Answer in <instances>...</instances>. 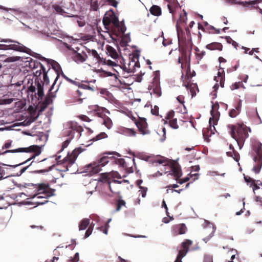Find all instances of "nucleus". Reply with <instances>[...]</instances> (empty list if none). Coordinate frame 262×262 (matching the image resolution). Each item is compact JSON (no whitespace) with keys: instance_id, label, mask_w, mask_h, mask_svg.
Listing matches in <instances>:
<instances>
[{"instance_id":"nucleus-1","label":"nucleus","mask_w":262,"mask_h":262,"mask_svg":"<svg viewBox=\"0 0 262 262\" xmlns=\"http://www.w3.org/2000/svg\"><path fill=\"white\" fill-rule=\"evenodd\" d=\"M67 126L68 128H65L64 134L68 138L63 142L60 151L68 146L71 141L75 136L77 138H79L81 135V132L83 130L82 127L78 126L76 122H69Z\"/></svg>"},{"instance_id":"nucleus-2","label":"nucleus","mask_w":262,"mask_h":262,"mask_svg":"<svg viewBox=\"0 0 262 262\" xmlns=\"http://www.w3.org/2000/svg\"><path fill=\"white\" fill-rule=\"evenodd\" d=\"M102 21L105 28L107 30L109 29L110 25L112 24L120 33L124 34L126 31V28L124 23L120 22L113 11L106 12L104 15Z\"/></svg>"},{"instance_id":"nucleus-3","label":"nucleus","mask_w":262,"mask_h":262,"mask_svg":"<svg viewBox=\"0 0 262 262\" xmlns=\"http://www.w3.org/2000/svg\"><path fill=\"white\" fill-rule=\"evenodd\" d=\"M230 134L232 137L236 141L238 146L243 145L245 140L248 137L249 134L247 127L243 124H238L236 128L234 126H230Z\"/></svg>"},{"instance_id":"nucleus-4","label":"nucleus","mask_w":262,"mask_h":262,"mask_svg":"<svg viewBox=\"0 0 262 262\" xmlns=\"http://www.w3.org/2000/svg\"><path fill=\"white\" fill-rule=\"evenodd\" d=\"M0 42L6 44H0V49L5 50H12L16 51L28 53L31 50L20 42L11 39H1Z\"/></svg>"},{"instance_id":"nucleus-5","label":"nucleus","mask_w":262,"mask_h":262,"mask_svg":"<svg viewBox=\"0 0 262 262\" xmlns=\"http://www.w3.org/2000/svg\"><path fill=\"white\" fill-rule=\"evenodd\" d=\"M37 58L41 60L42 61H45L47 63V64H50L53 68V69L55 71L57 74L56 77L55 78L53 84L52 85V86L50 88L49 91L51 92L54 88V85L56 83L59 77V71H61V68L58 62L52 59H47L41 55L38 54Z\"/></svg>"},{"instance_id":"nucleus-6","label":"nucleus","mask_w":262,"mask_h":262,"mask_svg":"<svg viewBox=\"0 0 262 262\" xmlns=\"http://www.w3.org/2000/svg\"><path fill=\"white\" fill-rule=\"evenodd\" d=\"M256 156L254 157V161L255 163V165L252 168L255 173H258L262 167V144L259 143L258 144V147L256 150Z\"/></svg>"},{"instance_id":"nucleus-7","label":"nucleus","mask_w":262,"mask_h":262,"mask_svg":"<svg viewBox=\"0 0 262 262\" xmlns=\"http://www.w3.org/2000/svg\"><path fill=\"white\" fill-rule=\"evenodd\" d=\"M170 167L171 171L169 174L173 176L176 178V180L178 183L182 184L189 181V177H186L183 180H179L182 175V170L179 165H176L174 163H171Z\"/></svg>"},{"instance_id":"nucleus-8","label":"nucleus","mask_w":262,"mask_h":262,"mask_svg":"<svg viewBox=\"0 0 262 262\" xmlns=\"http://www.w3.org/2000/svg\"><path fill=\"white\" fill-rule=\"evenodd\" d=\"M108 162V157L107 156H103L98 161V162H94L93 164H90L88 165V168H91V171L93 173H97L101 170L100 166H104Z\"/></svg>"},{"instance_id":"nucleus-9","label":"nucleus","mask_w":262,"mask_h":262,"mask_svg":"<svg viewBox=\"0 0 262 262\" xmlns=\"http://www.w3.org/2000/svg\"><path fill=\"white\" fill-rule=\"evenodd\" d=\"M83 151V149L81 147L75 148L72 152L66 157L64 160L68 162L67 166V170H69L68 167H71L75 162L78 155Z\"/></svg>"},{"instance_id":"nucleus-10","label":"nucleus","mask_w":262,"mask_h":262,"mask_svg":"<svg viewBox=\"0 0 262 262\" xmlns=\"http://www.w3.org/2000/svg\"><path fill=\"white\" fill-rule=\"evenodd\" d=\"M49 187V185L48 184H38L37 186V190L38 191H42V192H41L40 193L46 194V196H47V198L52 196H54L55 193H54V192L55 191V190L54 189H50V190H48L47 188Z\"/></svg>"},{"instance_id":"nucleus-11","label":"nucleus","mask_w":262,"mask_h":262,"mask_svg":"<svg viewBox=\"0 0 262 262\" xmlns=\"http://www.w3.org/2000/svg\"><path fill=\"white\" fill-rule=\"evenodd\" d=\"M210 114L211 117L209 118V123L210 124V127L212 125L213 129H215L214 125L216 124L217 122L219 119V113L217 112H214L213 111V108L212 107V110L210 111Z\"/></svg>"},{"instance_id":"nucleus-12","label":"nucleus","mask_w":262,"mask_h":262,"mask_svg":"<svg viewBox=\"0 0 262 262\" xmlns=\"http://www.w3.org/2000/svg\"><path fill=\"white\" fill-rule=\"evenodd\" d=\"M28 152H35V153L33 154L31 157L30 159L32 160L35 158L36 156H39L41 152V147L38 145H32L29 146L28 148Z\"/></svg>"},{"instance_id":"nucleus-13","label":"nucleus","mask_w":262,"mask_h":262,"mask_svg":"<svg viewBox=\"0 0 262 262\" xmlns=\"http://www.w3.org/2000/svg\"><path fill=\"white\" fill-rule=\"evenodd\" d=\"M35 84L37 86L38 99L41 100L44 96L43 85L41 84L38 80L37 81L36 79L35 80Z\"/></svg>"},{"instance_id":"nucleus-14","label":"nucleus","mask_w":262,"mask_h":262,"mask_svg":"<svg viewBox=\"0 0 262 262\" xmlns=\"http://www.w3.org/2000/svg\"><path fill=\"white\" fill-rule=\"evenodd\" d=\"M149 89L152 90V93L157 97H159L162 95V92L159 81L155 82V83L153 84V86H151V88Z\"/></svg>"},{"instance_id":"nucleus-15","label":"nucleus","mask_w":262,"mask_h":262,"mask_svg":"<svg viewBox=\"0 0 262 262\" xmlns=\"http://www.w3.org/2000/svg\"><path fill=\"white\" fill-rule=\"evenodd\" d=\"M98 181L99 182H102L104 184H106L109 187L110 191L113 192V191L112 189L111 182L108 180L105 173H102L98 179Z\"/></svg>"},{"instance_id":"nucleus-16","label":"nucleus","mask_w":262,"mask_h":262,"mask_svg":"<svg viewBox=\"0 0 262 262\" xmlns=\"http://www.w3.org/2000/svg\"><path fill=\"white\" fill-rule=\"evenodd\" d=\"M104 2L100 0H91V8L93 11H97L99 9V6H103Z\"/></svg>"},{"instance_id":"nucleus-17","label":"nucleus","mask_w":262,"mask_h":262,"mask_svg":"<svg viewBox=\"0 0 262 262\" xmlns=\"http://www.w3.org/2000/svg\"><path fill=\"white\" fill-rule=\"evenodd\" d=\"M90 221L89 219L85 218L82 219L79 224V230H85L88 225L90 224Z\"/></svg>"},{"instance_id":"nucleus-18","label":"nucleus","mask_w":262,"mask_h":262,"mask_svg":"<svg viewBox=\"0 0 262 262\" xmlns=\"http://www.w3.org/2000/svg\"><path fill=\"white\" fill-rule=\"evenodd\" d=\"M184 14L183 15H182V14L180 15V18L178 20L177 24V25H176L177 31V33H178V36L179 35V31H180V29H179V26H178V24H179V23H185L186 22L187 19V15H186V12L184 10Z\"/></svg>"},{"instance_id":"nucleus-19","label":"nucleus","mask_w":262,"mask_h":262,"mask_svg":"<svg viewBox=\"0 0 262 262\" xmlns=\"http://www.w3.org/2000/svg\"><path fill=\"white\" fill-rule=\"evenodd\" d=\"M149 11L150 13L155 16H159L161 14V9L157 5H153Z\"/></svg>"},{"instance_id":"nucleus-20","label":"nucleus","mask_w":262,"mask_h":262,"mask_svg":"<svg viewBox=\"0 0 262 262\" xmlns=\"http://www.w3.org/2000/svg\"><path fill=\"white\" fill-rule=\"evenodd\" d=\"M206 48L209 50H222L223 46L221 43L214 42L207 45Z\"/></svg>"},{"instance_id":"nucleus-21","label":"nucleus","mask_w":262,"mask_h":262,"mask_svg":"<svg viewBox=\"0 0 262 262\" xmlns=\"http://www.w3.org/2000/svg\"><path fill=\"white\" fill-rule=\"evenodd\" d=\"M74 60L77 63H82L85 61V58L81 54L75 52L73 56Z\"/></svg>"},{"instance_id":"nucleus-22","label":"nucleus","mask_w":262,"mask_h":262,"mask_svg":"<svg viewBox=\"0 0 262 262\" xmlns=\"http://www.w3.org/2000/svg\"><path fill=\"white\" fill-rule=\"evenodd\" d=\"M257 4V1H243L240 2L239 4L244 7L252 8Z\"/></svg>"},{"instance_id":"nucleus-23","label":"nucleus","mask_w":262,"mask_h":262,"mask_svg":"<svg viewBox=\"0 0 262 262\" xmlns=\"http://www.w3.org/2000/svg\"><path fill=\"white\" fill-rule=\"evenodd\" d=\"M28 148H18L12 150H7L4 152H2V155H5L7 153H16V152H27L28 151Z\"/></svg>"},{"instance_id":"nucleus-24","label":"nucleus","mask_w":262,"mask_h":262,"mask_svg":"<svg viewBox=\"0 0 262 262\" xmlns=\"http://www.w3.org/2000/svg\"><path fill=\"white\" fill-rule=\"evenodd\" d=\"M37 64H39L40 65L41 69L42 70L43 72V79L45 81V82L46 83V84H48L49 83V78L48 76L47 73L48 71H46L45 67L43 66V65L40 63H37Z\"/></svg>"},{"instance_id":"nucleus-25","label":"nucleus","mask_w":262,"mask_h":262,"mask_svg":"<svg viewBox=\"0 0 262 262\" xmlns=\"http://www.w3.org/2000/svg\"><path fill=\"white\" fill-rule=\"evenodd\" d=\"M187 253V250H186V251H184V250H180L177 256V259L175 260V262H182V258L186 255Z\"/></svg>"},{"instance_id":"nucleus-26","label":"nucleus","mask_w":262,"mask_h":262,"mask_svg":"<svg viewBox=\"0 0 262 262\" xmlns=\"http://www.w3.org/2000/svg\"><path fill=\"white\" fill-rule=\"evenodd\" d=\"M192 244V241L190 239H186L185 241H184L181 245L183 247V250L184 251H186L187 250V252L189 251V246H190Z\"/></svg>"},{"instance_id":"nucleus-27","label":"nucleus","mask_w":262,"mask_h":262,"mask_svg":"<svg viewBox=\"0 0 262 262\" xmlns=\"http://www.w3.org/2000/svg\"><path fill=\"white\" fill-rule=\"evenodd\" d=\"M241 110L237 108L236 106L235 108L231 110L229 112V116L231 118H234L236 117L241 112Z\"/></svg>"},{"instance_id":"nucleus-28","label":"nucleus","mask_w":262,"mask_h":262,"mask_svg":"<svg viewBox=\"0 0 262 262\" xmlns=\"http://www.w3.org/2000/svg\"><path fill=\"white\" fill-rule=\"evenodd\" d=\"M103 124L107 127V129H110L112 127L113 122L111 118L106 117L104 118Z\"/></svg>"},{"instance_id":"nucleus-29","label":"nucleus","mask_w":262,"mask_h":262,"mask_svg":"<svg viewBox=\"0 0 262 262\" xmlns=\"http://www.w3.org/2000/svg\"><path fill=\"white\" fill-rule=\"evenodd\" d=\"M212 231L211 233L208 236L203 239V241L205 243H207L214 236V234L216 231V227L214 225H212Z\"/></svg>"},{"instance_id":"nucleus-30","label":"nucleus","mask_w":262,"mask_h":262,"mask_svg":"<svg viewBox=\"0 0 262 262\" xmlns=\"http://www.w3.org/2000/svg\"><path fill=\"white\" fill-rule=\"evenodd\" d=\"M72 17H74L77 18L76 21L78 24V25L79 27H82L85 25V20L83 19V17H81V16L78 17L77 16H74V15L72 16Z\"/></svg>"},{"instance_id":"nucleus-31","label":"nucleus","mask_w":262,"mask_h":262,"mask_svg":"<svg viewBox=\"0 0 262 262\" xmlns=\"http://www.w3.org/2000/svg\"><path fill=\"white\" fill-rule=\"evenodd\" d=\"M36 117H31L29 119H26L24 122H22L23 123V125L25 126H29L30 125L32 122H34L36 119Z\"/></svg>"},{"instance_id":"nucleus-32","label":"nucleus","mask_w":262,"mask_h":262,"mask_svg":"<svg viewBox=\"0 0 262 262\" xmlns=\"http://www.w3.org/2000/svg\"><path fill=\"white\" fill-rule=\"evenodd\" d=\"M23 83V81H18L14 83H11L9 85L10 89H12L13 87L16 88V90L19 91L20 90L21 85Z\"/></svg>"},{"instance_id":"nucleus-33","label":"nucleus","mask_w":262,"mask_h":262,"mask_svg":"<svg viewBox=\"0 0 262 262\" xmlns=\"http://www.w3.org/2000/svg\"><path fill=\"white\" fill-rule=\"evenodd\" d=\"M53 166H54V165L49 166L47 169L35 170L33 171V172L35 173H38V174L39 173H47V172L51 171L52 169Z\"/></svg>"},{"instance_id":"nucleus-34","label":"nucleus","mask_w":262,"mask_h":262,"mask_svg":"<svg viewBox=\"0 0 262 262\" xmlns=\"http://www.w3.org/2000/svg\"><path fill=\"white\" fill-rule=\"evenodd\" d=\"M125 205V202L124 200L122 199L119 200L117 203V208L115 209V211H119L120 210L121 207Z\"/></svg>"},{"instance_id":"nucleus-35","label":"nucleus","mask_w":262,"mask_h":262,"mask_svg":"<svg viewBox=\"0 0 262 262\" xmlns=\"http://www.w3.org/2000/svg\"><path fill=\"white\" fill-rule=\"evenodd\" d=\"M107 137V135L104 132H102L97 135L95 138H93L94 141H98L100 139H104Z\"/></svg>"},{"instance_id":"nucleus-36","label":"nucleus","mask_w":262,"mask_h":262,"mask_svg":"<svg viewBox=\"0 0 262 262\" xmlns=\"http://www.w3.org/2000/svg\"><path fill=\"white\" fill-rule=\"evenodd\" d=\"M124 133L125 135L128 136H135L136 133L134 130V129L131 128H125L124 130Z\"/></svg>"},{"instance_id":"nucleus-37","label":"nucleus","mask_w":262,"mask_h":262,"mask_svg":"<svg viewBox=\"0 0 262 262\" xmlns=\"http://www.w3.org/2000/svg\"><path fill=\"white\" fill-rule=\"evenodd\" d=\"M169 126L173 129H178L179 125L177 124V119H172L169 121Z\"/></svg>"},{"instance_id":"nucleus-38","label":"nucleus","mask_w":262,"mask_h":262,"mask_svg":"<svg viewBox=\"0 0 262 262\" xmlns=\"http://www.w3.org/2000/svg\"><path fill=\"white\" fill-rule=\"evenodd\" d=\"M187 228L184 224H180L179 226V233L180 234H185L186 232Z\"/></svg>"},{"instance_id":"nucleus-39","label":"nucleus","mask_w":262,"mask_h":262,"mask_svg":"<svg viewBox=\"0 0 262 262\" xmlns=\"http://www.w3.org/2000/svg\"><path fill=\"white\" fill-rule=\"evenodd\" d=\"M38 191V193H36L34 194H33V195H32L31 198H34L35 197H37V198H38V199H41V198H46H46H47V196H46V194L40 193L41 192H42V191Z\"/></svg>"},{"instance_id":"nucleus-40","label":"nucleus","mask_w":262,"mask_h":262,"mask_svg":"<svg viewBox=\"0 0 262 262\" xmlns=\"http://www.w3.org/2000/svg\"><path fill=\"white\" fill-rule=\"evenodd\" d=\"M167 160H166L165 158H163V159H159V160H154L152 163H158L159 164H162L163 163H165L164 166H166L168 164V163L167 162Z\"/></svg>"},{"instance_id":"nucleus-41","label":"nucleus","mask_w":262,"mask_h":262,"mask_svg":"<svg viewBox=\"0 0 262 262\" xmlns=\"http://www.w3.org/2000/svg\"><path fill=\"white\" fill-rule=\"evenodd\" d=\"M147 191V188L146 187H143V186H140V190L139 191V192H140L141 195H142V196L143 198H145L146 195V192Z\"/></svg>"},{"instance_id":"nucleus-42","label":"nucleus","mask_w":262,"mask_h":262,"mask_svg":"<svg viewBox=\"0 0 262 262\" xmlns=\"http://www.w3.org/2000/svg\"><path fill=\"white\" fill-rule=\"evenodd\" d=\"M88 52L90 54H91L93 56H94V58L96 59H98L100 58V56L98 54L97 52L95 50H90L88 49Z\"/></svg>"},{"instance_id":"nucleus-43","label":"nucleus","mask_w":262,"mask_h":262,"mask_svg":"<svg viewBox=\"0 0 262 262\" xmlns=\"http://www.w3.org/2000/svg\"><path fill=\"white\" fill-rule=\"evenodd\" d=\"M61 75L67 81L70 82V83L74 84L75 85L78 84V82L74 81L71 79L69 78L67 76H66L63 73H62Z\"/></svg>"},{"instance_id":"nucleus-44","label":"nucleus","mask_w":262,"mask_h":262,"mask_svg":"<svg viewBox=\"0 0 262 262\" xmlns=\"http://www.w3.org/2000/svg\"><path fill=\"white\" fill-rule=\"evenodd\" d=\"M33 162L34 161H33L28 166L24 167L23 168H21L19 171V173H17L16 176L18 177L20 176L23 173H24L26 171V170L29 168L30 166H31Z\"/></svg>"},{"instance_id":"nucleus-45","label":"nucleus","mask_w":262,"mask_h":262,"mask_svg":"<svg viewBox=\"0 0 262 262\" xmlns=\"http://www.w3.org/2000/svg\"><path fill=\"white\" fill-rule=\"evenodd\" d=\"M31 160V159H30V158H29V159H28L27 160H26L24 162H22V163H19L18 164H16V165H7L8 166H10V167H12L15 168V167H16L17 166H20L21 165H24L25 164H26L28 162H30ZM4 165H6V164H4Z\"/></svg>"},{"instance_id":"nucleus-46","label":"nucleus","mask_w":262,"mask_h":262,"mask_svg":"<svg viewBox=\"0 0 262 262\" xmlns=\"http://www.w3.org/2000/svg\"><path fill=\"white\" fill-rule=\"evenodd\" d=\"M115 162L117 164L121 166H124L125 164V160L124 159H117L115 160Z\"/></svg>"},{"instance_id":"nucleus-47","label":"nucleus","mask_w":262,"mask_h":262,"mask_svg":"<svg viewBox=\"0 0 262 262\" xmlns=\"http://www.w3.org/2000/svg\"><path fill=\"white\" fill-rule=\"evenodd\" d=\"M79 253L77 252L75 254L74 257H72L70 260L71 261V262H77L79 261Z\"/></svg>"},{"instance_id":"nucleus-48","label":"nucleus","mask_w":262,"mask_h":262,"mask_svg":"<svg viewBox=\"0 0 262 262\" xmlns=\"http://www.w3.org/2000/svg\"><path fill=\"white\" fill-rule=\"evenodd\" d=\"M54 9L57 12L61 14L64 12V10L59 6H54Z\"/></svg>"},{"instance_id":"nucleus-49","label":"nucleus","mask_w":262,"mask_h":262,"mask_svg":"<svg viewBox=\"0 0 262 262\" xmlns=\"http://www.w3.org/2000/svg\"><path fill=\"white\" fill-rule=\"evenodd\" d=\"M204 262H213L212 257L210 255H205L204 258Z\"/></svg>"},{"instance_id":"nucleus-50","label":"nucleus","mask_w":262,"mask_h":262,"mask_svg":"<svg viewBox=\"0 0 262 262\" xmlns=\"http://www.w3.org/2000/svg\"><path fill=\"white\" fill-rule=\"evenodd\" d=\"M105 1L106 2H107L110 5H111L115 8L117 7V5H118V2L116 0H105Z\"/></svg>"},{"instance_id":"nucleus-51","label":"nucleus","mask_w":262,"mask_h":262,"mask_svg":"<svg viewBox=\"0 0 262 262\" xmlns=\"http://www.w3.org/2000/svg\"><path fill=\"white\" fill-rule=\"evenodd\" d=\"M207 130V128L205 129H203V136L204 138V140H206V141L208 142L209 136L207 134V133L206 132Z\"/></svg>"},{"instance_id":"nucleus-52","label":"nucleus","mask_w":262,"mask_h":262,"mask_svg":"<svg viewBox=\"0 0 262 262\" xmlns=\"http://www.w3.org/2000/svg\"><path fill=\"white\" fill-rule=\"evenodd\" d=\"M15 99L14 98H7L3 99L4 103L5 104H11Z\"/></svg>"},{"instance_id":"nucleus-53","label":"nucleus","mask_w":262,"mask_h":262,"mask_svg":"<svg viewBox=\"0 0 262 262\" xmlns=\"http://www.w3.org/2000/svg\"><path fill=\"white\" fill-rule=\"evenodd\" d=\"M239 66V61H237L236 64L233 68V69H229L227 70V72H232L234 71H236L238 68Z\"/></svg>"},{"instance_id":"nucleus-54","label":"nucleus","mask_w":262,"mask_h":262,"mask_svg":"<svg viewBox=\"0 0 262 262\" xmlns=\"http://www.w3.org/2000/svg\"><path fill=\"white\" fill-rule=\"evenodd\" d=\"M167 7L169 13H173L174 12V6L170 3L168 4Z\"/></svg>"},{"instance_id":"nucleus-55","label":"nucleus","mask_w":262,"mask_h":262,"mask_svg":"<svg viewBox=\"0 0 262 262\" xmlns=\"http://www.w3.org/2000/svg\"><path fill=\"white\" fill-rule=\"evenodd\" d=\"M241 82H235L234 83V84H233L232 85H231V89L233 90H236V89H238L239 88V84Z\"/></svg>"},{"instance_id":"nucleus-56","label":"nucleus","mask_w":262,"mask_h":262,"mask_svg":"<svg viewBox=\"0 0 262 262\" xmlns=\"http://www.w3.org/2000/svg\"><path fill=\"white\" fill-rule=\"evenodd\" d=\"M79 88H80L81 89H83L84 90H87L88 87V84H82L80 83V82H78V84L77 85Z\"/></svg>"},{"instance_id":"nucleus-57","label":"nucleus","mask_w":262,"mask_h":262,"mask_svg":"<svg viewBox=\"0 0 262 262\" xmlns=\"http://www.w3.org/2000/svg\"><path fill=\"white\" fill-rule=\"evenodd\" d=\"M158 109H159V108L158 106H155L154 109L152 108L151 110V114L154 115H157L158 114Z\"/></svg>"},{"instance_id":"nucleus-58","label":"nucleus","mask_w":262,"mask_h":262,"mask_svg":"<svg viewBox=\"0 0 262 262\" xmlns=\"http://www.w3.org/2000/svg\"><path fill=\"white\" fill-rule=\"evenodd\" d=\"M207 175L214 177V176L219 175V174H218L217 172L215 171H209L207 172Z\"/></svg>"},{"instance_id":"nucleus-59","label":"nucleus","mask_w":262,"mask_h":262,"mask_svg":"<svg viewBox=\"0 0 262 262\" xmlns=\"http://www.w3.org/2000/svg\"><path fill=\"white\" fill-rule=\"evenodd\" d=\"M0 9H3L4 10H5L6 11H9V10H10V11H13V12H16L17 11V10H15V9H9L8 8L2 6H0Z\"/></svg>"},{"instance_id":"nucleus-60","label":"nucleus","mask_w":262,"mask_h":262,"mask_svg":"<svg viewBox=\"0 0 262 262\" xmlns=\"http://www.w3.org/2000/svg\"><path fill=\"white\" fill-rule=\"evenodd\" d=\"M128 40H127V37H125L122 39V43L123 44V46H126L127 43L130 40V38H128Z\"/></svg>"},{"instance_id":"nucleus-61","label":"nucleus","mask_w":262,"mask_h":262,"mask_svg":"<svg viewBox=\"0 0 262 262\" xmlns=\"http://www.w3.org/2000/svg\"><path fill=\"white\" fill-rule=\"evenodd\" d=\"M162 132H163V137L160 139V141L162 142H163L164 141H165V138H166V137H165L166 129L165 127H163L162 128Z\"/></svg>"},{"instance_id":"nucleus-62","label":"nucleus","mask_w":262,"mask_h":262,"mask_svg":"<svg viewBox=\"0 0 262 262\" xmlns=\"http://www.w3.org/2000/svg\"><path fill=\"white\" fill-rule=\"evenodd\" d=\"M162 207H164V208L165 209L167 215L168 216H169V213L168 212V208H167V205H166L165 201H163V202H162Z\"/></svg>"},{"instance_id":"nucleus-63","label":"nucleus","mask_w":262,"mask_h":262,"mask_svg":"<svg viewBox=\"0 0 262 262\" xmlns=\"http://www.w3.org/2000/svg\"><path fill=\"white\" fill-rule=\"evenodd\" d=\"M174 112L173 111H169L167 114V118L170 119L174 116Z\"/></svg>"},{"instance_id":"nucleus-64","label":"nucleus","mask_w":262,"mask_h":262,"mask_svg":"<svg viewBox=\"0 0 262 262\" xmlns=\"http://www.w3.org/2000/svg\"><path fill=\"white\" fill-rule=\"evenodd\" d=\"M12 141L6 142L3 146V148H9L11 145Z\"/></svg>"}]
</instances>
